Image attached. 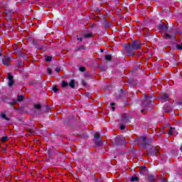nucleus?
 <instances>
[{
	"label": "nucleus",
	"instance_id": "obj_1",
	"mask_svg": "<svg viewBox=\"0 0 182 182\" xmlns=\"http://www.w3.org/2000/svg\"><path fill=\"white\" fill-rule=\"evenodd\" d=\"M141 45L143 43H140L139 40H134L125 47V52L129 58H133L136 55V50L141 49Z\"/></svg>",
	"mask_w": 182,
	"mask_h": 182
},
{
	"label": "nucleus",
	"instance_id": "obj_2",
	"mask_svg": "<svg viewBox=\"0 0 182 182\" xmlns=\"http://www.w3.org/2000/svg\"><path fill=\"white\" fill-rule=\"evenodd\" d=\"M135 143L136 144H141V146H143L146 149L151 144V139H147V138L144 136H141L139 137H137L135 140Z\"/></svg>",
	"mask_w": 182,
	"mask_h": 182
},
{
	"label": "nucleus",
	"instance_id": "obj_3",
	"mask_svg": "<svg viewBox=\"0 0 182 182\" xmlns=\"http://www.w3.org/2000/svg\"><path fill=\"white\" fill-rule=\"evenodd\" d=\"M157 29L159 31L161 35L164 33H168V32H170V30H168V26L166 25V23H160L157 26Z\"/></svg>",
	"mask_w": 182,
	"mask_h": 182
},
{
	"label": "nucleus",
	"instance_id": "obj_4",
	"mask_svg": "<svg viewBox=\"0 0 182 182\" xmlns=\"http://www.w3.org/2000/svg\"><path fill=\"white\" fill-rule=\"evenodd\" d=\"M58 149L55 148H50L48 150V157L49 159H56L58 156Z\"/></svg>",
	"mask_w": 182,
	"mask_h": 182
},
{
	"label": "nucleus",
	"instance_id": "obj_5",
	"mask_svg": "<svg viewBox=\"0 0 182 182\" xmlns=\"http://www.w3.org/2000/svg\"><path fill=\"white\" fill-rule=\"evenodd\" d=\"M121 122L125 124L132 123V117L129 114L124 113L122 114Z\"/></svg>",
	"mask_w": 182,
	"mask_h": 182
},
{
	"label": "nucleus",
	"instance_id": "obj_6",
	"mask_svg": "<svg viewBox=\"0 0 182 182\" xmlns=\"http://www.w3.org/2000/svg\"><path fill=\"white\" fill-rule=\"evenodd\" d=\"M7 79L9 80L8 82L9 87H12V86H14V83H15V80H14V75H12L11 73H9L7 74Z\"/></svg>",
	"mask_w": 182,
	"mask_h": 182
},
{
	"label": "nucleus",
	"instance_id": "obj_7",
	"mask_svg": "<svg viewBox=\"0 0 182 182\" xmlns=\"http://www.w3.org/2000/svg\"><path fill=\"white\" fill-rule=\"evenodd\" d=\"M1 63L5 66H9V63H11V58L8 55H4L1 60Z\"/></svg>",
	"mask_w": 182,
	"mask_h": 182
},
{
	"label": "nucleus",
	"instance_id": "obj_8",
	"mask_svg": "<svg viewBox=\"0 0 182 182\" xmlns=\"http://www.w3.org/2000/svg\"><path fill=\"white\" fill-rule=\"evenodd\" d=\"M159 98L163 103H164L165 102H168V100H170V98L168 97V95L167 94H161Z\"/></svg>",
	"mask_w": 182,
	"mask_h": 182
},
{
	"label": "nucleus",
	"instance_id": "obj_9",
	"mask_svg": "<svg viewBox=\"0 0 182 182\" xmlns=\"http://www.w3.org/2000/svg\"><path fill=\"white\" fill-rule=\"evenodd\" d=\"M124 139L125 138L123 136H117L115 139L116 144H120V143H124Z\"/></svg>",
	"mask_w": 182,
	"mask_h": 182
},
{
	"label": "nucleus",
	"instance_id": "obj_10",
	"mask_svg": "<svg viewBox=\"0 0 182 182\" xmlns=\"http://www.w3.org/2000/svg\"><path fill=\"white\" fill-rule=\"evenodd\" d=\"M162 38L164 39H176V36H171L170 34H168V33H164L162 34Z\"/></svg>",
	"mask_w": 182,
	"mask_h": 182
},
{
	"label": "nucleus",
	"instance_id": "obj_11",
	"mask_svg": "<svg viewBox=\"0 0 182 182\" xmlns=\"http://www.w3.org/2000/svg\"><path fill=\"white\" fill-rule=\"evenodd\" d=\"M156 151H157V150H156V149H154V148L151 149L148 151V156L149 157H154V156H156Z\"/></svg>",
	"mask_w": 182,
	"mask_h": 182
},
{
	"label": "nucleus",
	"instance_id": "obj_12",
	"mask_svg": "<svg viewBox=\"0 0 182 182\" xmlns=\"http://www.w3.org/2000/svg\"><path fill=\"white\" fill-rule=\"evenodd\" d=\"M145 102L151 104V96H149L147 95H144V100Z\"/></svg>",
	"mask_w": 182,
	"mask_h": 182
},
{
	"label": "nucleus",
	"instance_id": "obj_13",
	"mask_svg": "<svg viewBox=\"0 0 182 182\" xmlns=\"http://www.w3.org/2000/svg\"><path fill=\"white\" fill-rule=\"evenodd\" d=\"M68 85L72 89H76V85L75 84V80H71L70 82H69Z\"/></svg>",
	"mask_w": 182,
	"mask_h": 182
},
{
	"label": "nucleus",
	"instance_id": "obj_14",
	"mask_svg": "<svg viewBox=\"0 0 182 182\" xmlns=\"http://www.w3.org/2000/svg\"><path fill=\"white\" fill-rule=\"evenodd\" d=\"M75 50H86V46L81 45L75 48Z\"/></svg>",
	"mask_w": 182,
	"mask_h": 182
},
{
	"label": "nucleus",
	"instance_id": "obj_15",
	"mask_svg": "<svg viewBox=\"0 0 182 182\" xmlns=\"http://www.w3.org/2000/svg\"><path fill=\"white\" fill-rule=\"evenodd\" d=\"M95 144H96V146H102V144H103V141H102V139H95Z\"/></svg>",
	"mask_w": 182,
	"mask_h": 182
},
{
	"label": "nucleus",
	"instance_id": "obj_16",
	"mask_svg": "<svg viewBox=\"0 0 182 182\" xmlns=\"http://www.w3.org/2000/svg\"><path fill=\"white\" fill-rule=\"evenodd\" d=\"M112 54H108V55H106L105 56V60H107V62H110V60H112Z\"/></svg>",
	"mask_w": 182,
	"mask_h": 182
},
{
	"label": "nucleus",
	"instance_id": "obj_17",
	"mask_svg": "<svg viewBox=\"0 0 182 182\" xmlns=\"http://www.w3.org/2000/svg\"><path fill=\"white\" fill-rule=\"evenodd\" d=\"M25 98V96L21 95H17V102H22L23 99Z\"/></svg>",
	"mask_w": 182,
	"mask_h": 182
},
{
	"label": "nucleus",
	"instance_id": "obj_18",
	"mask_svg": "<svg viewBox=\"0 0 182 182\" xmlns=\"http://www.w3.org/2000/svg\"><path fill=\"white\" fill-rule=\"evenodd\" d=\"M34 109H36V110H41L42 109V105L41 104H36L34 105Z\"/></svg>",
	"mask_w": 182,
	"mask_h": 182
},
{
	"label": "nucleus",
	"instance_id": "obj_19",
	"mask_svg": "<svg viewBox=\"0 0 182 182\" xmlns=\"http://www.w3.org/2000/svg\"><path fill=\"white\" fill-rule=\"evenodd\" d=\"M1 116L2 119H4V120H7V122H9L10 119H9V117H6V114L1 113Z\"/></svg>",
	"mask_w": 182,
	"mask_h": 182
},
{
	"label": "nucleus",
	"instance_id": "obj_20",
	"mask_svg": "<svg viewBox=\"0 0 182 182\" xmlns=\"http://www.w3.org/2000/svg\"><path fill=\"white\" fill-rule=\"evenodd\" d=\"M68 86H69L68 82L63 80L61 83V87H68Z\"/></svg>",
	"mask_w": 182,
	"mask_h": 182
},
{
	"label": "nucleus",
	"instance_id": "obj_21",
	"mask_svg": "<svg viewBox=\"0 0 182 182\" xmlns=\"http://www.w3.org/2000/svg\"><path fill=\"white\" fill-rule=\"evenodd\" d=\"M131 181L134 182V181H139V177L136 176H132L130 178Z\"/></svg>",
	"mask_w": 182,
	"mask_h": 182
},
{
	"label": "nucleus",
	"instance_id": "obj_22",
	"mask_svg": "<svg viewBox=\"0 0 182 182\" xmlns=\"http://www.w3.org/2000/svg\"><path fill=\"white\" fill-rule=\"evenodd\" d=\"M46 62H51L52 59L53 58V57L50 56V55H46Z\"/></svg>",
	"mask_w": 182,
	"mask_h": 182
},
{
	"label": "nucleus",
	"instance_id": "obj_23",
	"mask_svg": "<svg viewBox=\"0 0 182 182\" xmlns=\"http://www.w3.org/2000/svg\"><path fill=\"white\" fill-rule=\"evenodd\" d=\"M142 106H144V107H149V106L150 105V102H147L145 100H144L141 103Z\"/></svg>",
	"mask_w": 182,
	"mask_h": 182
},
{
	"label": "nucleus",
	"instance_id": "obj_24",
	"mask_svg": "<svg viewBox=\"0 0 182 182\" xmlns=\"http://www.w3.org/2000/svg\"><path fill=\"white\" fill-rule=\"evenodd\" d=\"M93 37V34L92 33H88L87 34H85L83 36V38H92Z\"/></svg>",
	"mask_w": 182,
	"mask_h": 182
},
{
	"label": "nucleus",
	"instance_id": "obj_25",
	"mask_svg": "<svg viewBox=\"0 0 182 182\" xmlns=\"http://www.w3.org/2000/svg\"><path fill=\"white\" fill-rule=\"evenodd\" d=\"M176 129V128H173V127H170L169 129V132H168V134L169 136H171V134H173L174 130Z\"/></svg>",
	"mask_w": 182,
	"mask_h": 182
},
{
	"label": "nucleus",
	"instance_id": "obj_26",
	"mask_svg": "<svg viewBox=\"0 0 182 182\" xmlns=\"http://www.w3.org/2000/svg\"><path fill=\"white\" fill-rule=\"evenodd\" d=\"M9 140V138L6 136L1 137L2 143H5V141H8Z\"/></svg>",
	"mask_w": 182,
	"mask_h": 182
},
{
	"label": "nucleus",
	"instance_id": "obj_27",
	"mask_svg": "<svg viewBox=\"0 0 182 182\" xmlns=\"http://www.w3.org/2000/svg\"><path fill=\"white\" fill-rule=\"evenodd\" d=\"M64 156H65V155L63 154V153L59 152V151H58V153L56 157H58V159H63Z\"/></svg>",
	"mask_w": 182,
	"mask_h": 182
},
{
	"label": "nucleus",
	"instance_id": "obj_28",
	"mask_svg": "<svg viewBox=\"0 0 182 182\" xmlns=\"http://www.w3.org/2000/svg\"><path fill=\"white\" fill-rule=\"evenodd\" d=\"M94 137L96 139H100V134L99 132H96L95 134H94Z\"/></svg>",
	"mask_w": 182,
	"mask_h": 182
},
{
	"label": "nucleus",
	"instance_id": "obj_29",
	"mask_svg": "<svg viewBox=\"0 0 182 182\" xmlns=\"http://www.w3.org/2000/svg\"><path fill=\"white\" fill-rule=\"evenodd\" d=\"M148 180H149L150 182H153V181L154 180V176H153V175H149V176H148Z\"/></svg>",
	"mask_w": 182,
	"mask_h": 182
},
{
	"label": "nucleus",
	"instance_id": "obj_30",
	"mask_svg": "<svg viewBox=\"0 0 182 182\" xmlns=\"http://www.w3.org/2000/svg\"><path fill=\"white\" fill-rule=\"evenodd\" d=\"M53 90L55 93L59 92V89H58V87L56 85L53 87Z\"/></svg>",
	"mask_w": 182,
	"mask_h": 182
},
{
	"label": "nucleus",
	"instance_id": "obj_31",
	"mask_svg": "<svg viewBox=\"0 0 182 182\" xmlns=\"http://www.w3.org/2000/svg\"><path fill=\"white\" fill-rule=\"evenodd\" d=\"M140 170L141 171H147V167L146 166H140Z\"/></svg>",
	"mask_w": 182,
	"mask_h": 182
},
{
	"label": "nucleus",
	"instance_id": "obj_32",
	"mask_svg": "<svg viewBox=\"0 0 182 182\" xmlns=\"http://www.w3.org/2000/svg\"><path fill=\"white\" fill-rule=\"evenodd\" d=\"M32 43L34 46H38L39 45V43L36 41V40H33Z\"/></svg>",
	"mask_w": 182,
	"mask_h": 182
},
{
	"label": "nucleus",
	"instance_id": "obj_33",
	"mask_svg": "<svg viewBox=\"0 0 182 182\" xmlns=\"http://www.w3.org/2000/svg\"><path fill=\"white\" fill-rule=\"evenodd\" d=\"M28 133H31V134H33L35 133V130L32 128L28 129Z\"/></svg>",
	"mask_w": 182,
	"mask_h": 182
},
{
	"label": "nucleus",
	"instance_id": "obj_34",
	"mask_svg": "<svg viewBox=\"0 0 182 182\" xmlns=\"http://www.w3.org/2000/svg\"><path fill=\"white\" fill-rule=\"evenodd\" d=\"M80 72H86V68L83 66L80 67Z\"/></svg>",
	"mask_w": 182,
	"mask_h": 182
},
{
	"label": "nucleus",
	"instance_id": "obj_35",
	"mask_svg": "<svg viewBox=\"0 0 182 182\" xmlns=\"http://www.w3.org/2000/svg\"><path fill=\"white\" fill-rule=\"evenodd\" d=\"M30 85H38V81L34 80L30 82Z\"/></svg>",
	"mask_w": 182,
	"mask_h": 182
},
{
	"label": "nucleus",
	"instance_id": "obj_36",
	"mask_svg": "<svg viewBox=\"0 0 182 182\" xmlns=\"http://www.w3.org/2000/svg\"><path fill=\"white\" fill-rule=\"evenodd\" d=\"M82 86L86 87L87 86V83H86V80H82Z\"/></svg>",
	"mask_w": 182,
	"mask_h": 182
},
{
	"label": "nucleus",
	"instance_id": "obj_37",
	"mask_svg": "<svg viewBox=\"0 0 182 182\" xmlns=\"http://www.w3.org/2000/svg\"><path fill=\"white\" fill-rule=\"evenodd\" d=\"M146 173H147V171H139V173H140L141 176H146Z\"/></svg>",
	"mask_w": 182,
	"mask_h": 182
},
{
	"label": "nucleus",
	"instance_id": "obj_38",
	"mask_svg": "<svg viewBox=\"0 0 182 182\" xmlns=\"http://www.w3.org/2000/svg\"><path fill=\"white\" fill-rule=\"evenodd\" d=\"M119 129L120 130H124L126 129V127H124V125L123 124H121L119 125Z\"/></svg>",
	"mask_w": 182,
	"mask_h": 182
},
{
	"label": "nucleus",
	"instance_id": "obj_39",
	"mask_svg": "<svg viewBox=\"0 0 182 182\" xmlns=\"http://www.w3.org/2000/svg\"><path fill=\"white\" fill-rule=\"evenodd\" d=\"M11 103L13 105H16V103H18V101H17V100H11Z\"/></svg>",
	"mask_w": 182,
	"mask_h": 182
},
{
	"label": "nucleus",
	"instance_id": "obj_40",
	"mask_svg": "<svg viewBox=\"0 0 182 182\" xmlns=\"http://www.w3.org/2000/svg\"><path fill=\"white\" fill-rule=\"evenodd\" d=\"M94 182H103L102 179L95 178Z\"/></svg>",
	"mask_w": 182,
	"mask_h": 182
},
{
	"label": "nucleus",
	"instance_id": "obj_41",
	"mask_svg": "<svg viewBox=\"0 0 182 182\" xmlns=\"http://www.w3.org/2000/svg\"><path fill=\"white\" fill-rule=\"evenodd\" d=\"M47 72H48V75H52V70L50 68H47Z\"/></svg>",
	"mask_w": 182,
	"mask_h": 182
},
{
	"label": "nucleus",
	"instance_id": "obj_42",
	"mask_svg": "<svg viewBox=\"0 0 182 182\" xmlns=\"http://www.w3.org/2000/svg\"><path fill=\"white\" fill-rule=\"evenodd\" d=\"M77 41H80V42H82V41H83V38L79 37V36H77Z\"/></svg>",
	"mask_w": 182,
	"mask_h": 182
},
{
	"label": "nucleus",
	"instance_id": "obj_43",
	"mask_svg": "<svg viewBox=\"0 0 182 182\" xmlns=\"http://www.w3.org/2000/svg\"><path fill=\"white\" fill-rule=\"evenodd\" d=\"M161 182H168L167 178H164L161 180Z\"/></svg>",
	"mask_w": 182,
	"mask_h": 182
},
{
	"label": "nucleus",
	"instance_id": "obj_44",
	"mask_svg": "<svg viewBox=\"0 0 182 182\" xmlns=\"http://www.w3.org/2000/svg\"><path fill=\"white\" fill-rule=\"evenodd\" d=\"M55 72H57V73H59L60 72V68H55Z\"/></svg>",
	"mask_w": 182,
	"mask_h": 182
},
{
	"label": "nucleus",
	"instance_id": "obj_45",
	"mask_svg": "<svg viewBox=\"0 0 182 182\" xmlns=\"http://www.w3.org/2000/svg\"><path fill=\"white\" fill-rule=\"evenodd\" d=\"M165 113H170V109H165Z\"/></svg>",
	"mask_w": 182,
	"mask_h": 182
},
{
	"label": "nucleus",
	"instance_id": "obj_46",
	"mask_svg": "<svg viewBox=\"0 0 182 182\" xmlns=\"http://www.w3.org/2000/svg\"><path fill=\"white\" fill-rule=\"evenodd\" d=\"M9 106H11V107H14V105H13V103L11 102H9Z\"/></svg>",
	"mask_w": 182,
	"mask_h": 182
},
{
	"label": "nucleus",
	"instance_id": "obj_47",
	"mask_svg": "<svg viewBox=\"0 0 182 182\" xmlns=\"http://www.w3.org/2000/svg\"><path fill=\"white\" fill-rule=\"evenodd\" d=\"M114 105H116L114 102H111V103H110V105H111V106H114Z\"/></svg>",
	"mask_w": 182,
	"mask_h": 182
},
{
	"label": "nucleus",
	"instance_id": "obj_48",
	"mask_svg": "<svg viewBox=\"0 0 182 182\" xmlns=\"http://www.w3.org/2000/svg\"><path fill=\"white\" fill-rule=\"evenodd\" d=\"M100 52H101V53H103V52H105V50L101 49V50H100Z\"/></svg>",
	"mask_w": 182,
	"mask_h": 182
},
{
	"label": "nucleus",
	"instance_id": "obj_49",
	"mask_svg": "<svg viewBox=\"0 0 182 182\" xmlns=\"http://www.w3.org/2000/svg\"><path fill=\"white\" fill-rule=\"evenodd\" d=\"M112 109L113 112H114V110L116 109V108L114 107H112Z\"/></svg>",
	"mask_w": 182,
	"mask_h": 182
},
{
	"label": "nucleus",
	"instance_id": "obj_50",
	"mask_svg": "<svg viewBox=\"0 0 182 182\" xmlns=\"http://www.w3.org/2000/svg\"><path fill=\"white\" fill-rule=\"evenodd\" d=\"M91 28H95V24H91Z\"/></svg>",
	"mask_w": 182,
	"mask_h": 182
},
{
	"label": "nucleus",
	"instance_id": "obj_51",
	"mask_svg": "<svg viewBox=\"0 0 182 182\" xmlns=\"http://www.w3.org/2000/svg\"><path fill=\"white\" fill-rule=\"evenodd\" d=\"M180 151L182 152V146L180 148Z\"/></svg>",
	"mask_w": 182,
	"mask_h": 182
},
{
	"label": "nucleus",
	"instance_id": "obj_52",
	"mask_svg": "<svg viewBox=\"0 0 182 182\" xmlns=\"http://www.w3.org/2000/svg\"><path fill=\"white\" fill-rule=\"evenodd\" d=\"M143 112H144V109H141V112L143 113Z\"/></svg>",
	"mask_w": 182,
	"mask_h": 182
},
{
	"label": "nucleus",
	"instance_id": "obj_53",
	"mask_svg": "<svg viewBox=\"0 0 182 182\" xmlns=\"http://www.w3.org/2000/svg\"><path fill=\"white\" fill-rule=\"evenodd\" d=\"M0 56H2V53H1V51H0Z\"/></svg>",
	"mask_w": 182,
	"mask_h": 182
},
{
	"label": "nucleus",
	"instance_id": "obj_54",
	"mask_svg": "<svg viewBox=\"0 0 182 182\" xmlns=\"http://www.w3.org/2000/svg\"><path fill=\"white\" fill-rule=\"evenodd\" d=\"M138 55H140V53H138Z\"/></svg>",
	"mask_w": 182,
	"mask_h": 182
},
{
	"label": "nucleus",
	"instance_id": "obj_55",
	"mask_svg": "<svg viewBox=\"0 0 182 182\" xmlns=\"http://www.w3.org/2000/svg\"><path fill=\"white\" fill-rule=\"evenodd\" d=\"M138 55H140V53H138Z\"/></svg>",
	"mask_w": 182,
	"mask_h": 182
},
{
	"label": "nucleus",
	"instance_id": "obj_56",
	"mask_svg": "<svg viewBox=\"0 0 182 182\" xmlns=\"http://www.w3.org/2000/svg\"><path fill=\"white\" fill-rule=\"evenodd\" d=\"M21 1H25V0H21Z\"/></svg>",
	"mask_w": 182,
	"mask_h": 182
}]
</instances>
